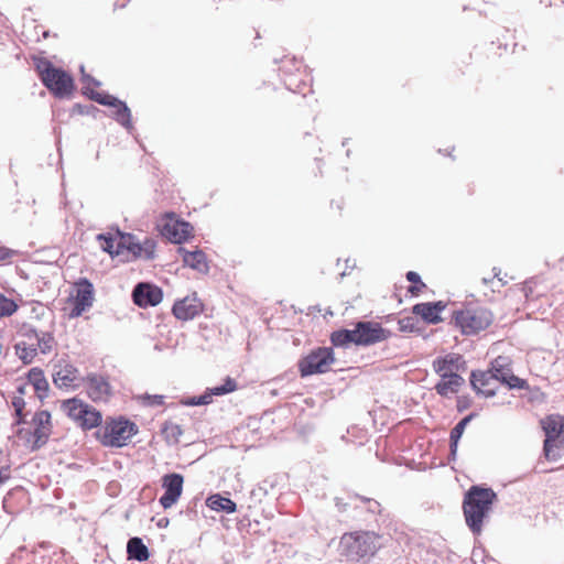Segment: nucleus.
<instances>
[{"mask_svg":"<svg viewBox=\"0 0 564 564\" xmlns=\"http://www.w3.org/2000/svg\"><path fill=\"white\" fill-rule=\"evenodd\" d=\"M496 494L491 489L473 486L465 495L463 511L468 528L475 534L482 531L484 520L488 516Z\"/></svg>","mask_w":564,"mask_h":564,"instance_id":"obj_1","label":"nucleus"},{"mask_svg":"<svg viewBox=\"0 0 564 564\" xmlns=\"http://www.w3.org/2000/svg\"><path fill=\"white\" fill-rule=\"evenodd\" d=\"M462 366V356L453 352L437 357L433 361V369L440 377L435 390L441 397L448 398L456 394L464 386L465 380L459 375Z\"/></svg>","mask_w":564,"mask_h":564,"instance_id":"obj_2","label":"nucleus"},{"mask_svg":"<svg viewBox=\"0 0 564 564\" xmlns=\"http://www.w3.org/2000/svg\"><path fill=\"white\" fill-rule=\"evenodd\" d=\"M138 432V425L124 416L107 417L95 432V437L105 447L120 448L128 445Z\"/></svg>","mask_w":564,"mask_h":564,"instance_id":"obj_3","label":"nucleus"},{"mask_svg":"<svg viewBox=\"0 0 564 564\" xmlns=\"http://www.w3.org/2000/svg\"><path fill=\"white\" fill-rule=\"evenodd\" d=\"M20 337L14 345V351L24 365L31 364L37 356V351L48 355L56 347V340L50 332L39 333L34 328H23Z\"/></svg>","mask_w":564,"mask_h":564,"instance_id":"obj_4","label":"nucleus"},{"mask_svg":"<svg viewBox=\"0 0 564 564\" xmlns=\"http://www.w3.org/2000/svg\"><path fill=\"white\" fill-rule=\"evenodd\" d=\"M494 323V314L482 306H466L452 314L451 324L465 336L478 335Z\"/></svg>","mask_w":564,"mask_h":564,"instance_id":"obj_5","label":"nucleus"},{"mask_svg":"<svg viewBox=\"0 0 564 564\" xmlns=\"http://www.w3.org/2000/svg\"><path fill=\"white\" fill-rule=\"evenodd\" d=\"M381 536L371 531H355L343 534L340 549L343 554L352 561L373 556L380 549Z\"/></svg>","mask_w":564,"mask_h":564,"instance_id":"obj_6","label":"nucleus"},{"mask_svg":"<svg viewBox=\"0 0 564 564\" xmlns=\"http://www.w3.org/2000/svg\"><path fill=\"white\" fill-rule=\"evenodd\" d=\"M36 70L42 83L55 97L64 98L73 94L74 79L67 72L55 67L47 59L39 61Z\"/></svg>","mask_w":564,"mask_h":564,"instance_id":"obj_7","label":"nucleus"},{"mask_svg":"<svg viewBox=\"0 0 564 564\" xmlns=\"http://www.w3.org/2000/svg\"><path fill=\"white\" fill-rule=\"evenodd\" d=\"M94 301L93 283L88 279L82 278L72 284L64 311L67 312L69 318H77L93 306Z\"/></svg>","mask_w":564,"mask_h":564,"instance_id":"obj_8","label":"nucleus"},{"mask_svg":"<svg viewBox=\"0 0 564 564\" xmlns=\"http://www.w3.org/2000/svg\"><path fill=\"white\" fill-rule=\"evenodd\" d=\"M33 430L21 429L18 436L24 441L25 446L35 452L44 446L52 434V416L48 411H37L32 419Z\"/></svg>","mask_w":564,"mask_h":564,"instance_id":"obj_9","label":"nucleus"},{"mask_svg":"<svg viewBox=\"0 0 564 564\" xmlns=\"http://www.w3.org/2000/svg\"><path fill=\"white\" fill-rule=\"evenodd\" d=\"M541 426L545 433L544 456L547 460H556L560 457L558 449L564 446V416L549 415L541 420Z\"/></svg>","mask_w":564,"mask_h":564,"instance_id":"obj_10","label":"nucleus"},{"mask_svg":"<svg viewBox=\"0 0 564 564\" xmlns=\"http://www.w3.org/2000/svg\"><path fill=\"white\" fill-rule=\"evenodd\" d=\"M62 409L66 412L67 416L75 421L83 430L99 429L102 423V414L94 406L78 399L63 401Z\"/></svg>","mask_w":564,"mask_h":564,"instance_id":"obj_11","label":"nucleus"},{"mask_svg":"<svg viewBox=\"0 0 564 564\" xmlns=\"http://www.w3.org/2000/svg\"><path fill=\"white\" fill-rule=\"evenodd\" d=\"M334 362L333 349L330 347H318L299 361V371L301 377L325 373L330 370Z\"/></svg>","mask_w":564,"mask_h":564,"instance_id":"obj_12","label":"nucleus"},{"mask_svg":"<svg viewBox=\"0 0 564 564\" xmlns=\"http://www.w3.org/2000/svg\"><path fill=\"white\" fill-rule=\"evenodd\" d=\"M193 226L177 218L174 213H167L162 218L161 234L173 243H182L193 237Z\"/></svg>","mask_w":564,"mask_h":564,"instance_id":"obj_13","label":"nucleus"},{"mask_svg":"<svg viewBox=\"0 0 564 564\" xmlns=\"http://www.w3.org/2000/svg\"><path fill=\"white\" fill-rule=\"evenodd\" d=\"M184 477L181 474L172 473L162 477L164 494L160 498V505L164 509L174 506L183 492Z\"/></svg>","mask_w":564,"mask_h":564,"instance_id":"obj_14","label":"nucleus"},{"mask_svg":"<svg viewBox=\"0 0 564 564\" xmlns=\"http://www.w3.org/2000/svg\"><path fill=\"white\" fill-rule=\"evenodd\" d=\"M358 346H370L391 337V332L376 322H358Z\"/></svg>","mask_w":564,"mask_h":564,"instance_id":"obj_15","label":"nucleus"},{"mask_svg":"<svg viewBox=\"0 0 564 564\" xmlns=\"http://www.w3.org/2000/svg\"><path fill=\"white\" fill-rule=\"evenodd\" d=\"M203 310V302L194 293L176 301L172 307V313L180 321H189L199 315Z\"/></svg>","mask_w":564,"mask_h":564,"instance_id":"obj_16","label":"nucleus"},{"mask_svg":"<svg viewBox=\"0 0 564 564\" xmlns=\"http://www.w3.org/2000/svg\"><path fill=\"white\" fill-rule=\"evenodd\" d=\"M505 357H497L492 360L491 367L488 371H492L494 378L497 382L507 384L509 388L524 389L527 388V381L514 376L510 368L505 365Z\"/></svg>","mask_w":564,"mask_h":564,"instance_id":"obj_17","label":"nucleus"},{"mask_svg":"<svg viewBox=\"0 0 564 564\" xmlns=\"http://www.w3.org/2000/svg\"><path fill=\"white\" fill-rule=\"evenodd\" d=\"M132 299L140 307L155 306L162 302L163 293L156 285L139 283L132 292Z\"/></svg>","mask_w":564,"mask_h":564,"instance_id":"obj_18","label":"nucleus"},{"mask_svg":"<svg viewBox=\"0 0 564 564\" xmlns=\"http://www.w3.org/2000/svg\"><path fill=\"white\" fill-rule=\"evenodd\" d=\"M445 301L417 303L412 307V313L420 316L427 324H438L443 321L441 314L446 310Z\"/></svg>","mask_w":564,"mask_h":564,"instance_id":"obj_19","label":"nucleus"},{"mask_svg":"<svg viewBox=\"0 0 564 564\" xmlns=\"http://www.w3.org/2000/svg\"><path fill=\"white\" fill-rule=\"evenodd\" d=\"M129 239L130 235H124L119 231L116 234H99L97 236L100 248L111 257L123 254Z\"/></svg>","mask_w":564,"mask_h":564,"instance_id":"obj_20","label":"nucleus"},{"mask_svg":"<svg viewBox=\"0 0 564 564\" xmlns=\"http://www.w3.org/2000/svg\"><path fill=\"white\" fill-rule=\"evenodd\" d=\"M470 383L474 390L484 397H492L497 390V381L494 378L492 371H473L470 375Z\"/></svg>","mask_w":564,"mask_h":564,"instance_id":"obj_21","label":"nucleus"},{"mask_svg":"<svg viewBox=\"0 0 564 564\" xmlns=\"http://www.w3.org/2000/svg\"><path fill=\"white\" fill-rule=\"evenodd\" d=\"M178 253L182 256L183 263L196 270L199 273L206 274L209 271L207 257L202 250L188 251L185 248H178Z\"/></svg>","mask_w":564,"mask_h":564,"instance_id":"obj_22","label":"nucleus"},{"mask_svg":"<svg viewBox=\"0 0 564 564\" xmlns=\"http://www.w3.org/2000/svg\"><path fill=\"white\" fill-rule=\"evenodd\" d=\"M93 99L101 105L112 106L115 108L116 120L123 126L130 123L131 113L127 105L112 96L96 94Z\"/></svg>","mask_w":564,"mask_h":564,"instance_id":"obj_23","label":"nucleus"},{"mask_svg":"<svg viewBox=\"0 0 564 564\" xmlns=\"http://www.w3.org/2000/svg\"><path fill=\"white\" fill-rule=\"evenodd\" d=\"M87 393L93 401H105L110 395V386L98 376H90L87 379Z\"/></svg>","mask_w":564,"mask_h":564,"instance_id":"obj_24","label":"nucleus"},{"mask_svg":"<svg viewBox=\"0 0 564 564\" xmlns=\"http://www.w3.org/2000/svg\"><path fill=\"white\" fill-rule=\"evenodd\" d=\"M238 389V384L235 379L227 377L224 384L209 389L208 393H205L197 399H194L192 404L205 405L212 402V395H224L231 393Z\"/></svg>","mask_w":564,"mask_h":564,"instance_id":"obj_25","label":"nucleus"},{"mask_svg":"<svg viewBox=\"0 0 564 564\" xmlns=\"http://www.w3.org/2000/svg\"><path fill=\"white\" fill-rule=\"evenodd\" d=\"M358 323L354 329H339L335 330L330 335V341L334 346L346 347L349 344L358 346Z\"/></svg>","mask_w":564,"mask_h":564,"instance_id":"obj_26","label":"nucleus"},{"mask_svg":"<svg viewBox=\"0 0 564 564\" xmlns=\"http://www.w3.org/2000/svg\"><path fill=\"white\" fill-rule=\"evenodd\" d=\"M127 554L129 560H137L139 562L148 561L150 557L147 545L140 538H131L127 543Z\"/></svg>","mask_w":564,"mask_h":564,"instance_id":"obj_27","label":"nucleus"},{"mask_svg":"<svg viewBox=\"0 0 564 564\" xmlns=\"http://www.w3.org/2000/svg\"><path fill=\"white\" fill-rule=\"evenodd\" d=\"M78 380V370L72 365H65L54 375V382L59 387H73Z\"/></svg>","mask_w":564,"mask_h":564,"instance_id":"obj_28","label":"nucleus"},{"mask_svg":"<svg viewBox=\"0 0 564 564\" xmlns=\"http://www.w3.org/2000/svg\"><path fill=\"white\" fill-rule=\"evenodd\" d=\"M28 381L33 386L35 392L40 398L46 395L48 391V382L45 375L40 368H32L28 373Z\"/></svg>","mask_w":564,"mask_h":564,"instance_id":"obj_29","label":"nucleus"},{"mask_svg":"<svg viewBox=\"0 0 564 564\" xmlns=\"http://www.w3.org/2000/svg\"><path fill=\"white\" fill-rule=\"evenodd\" d=\"M206 503L212 510L215 511L234 513L237 510V505L235 501L220 495H212L207 498Z\"/></svg>","mask_w":564,"mask_h":564,"instance_id":"obj_30","label":"nucleus"},{"mask_svg":"<svg viewBox=\"0 0 564 564\" xmlns=\"http://www.w3.org/2000/svg\"><path fill=\"white\" fill-rule=\"evenodd\" d=\"M520 290L528 301L536 300L543 293L541 282L536 278H532L523 282Z\"/></svg>","mask_w":564,"mask_h":564,"instance_id":"obj_31","label":"nucleus"},{"mask_svg":"<svg viewBox=\"0 0 564 564\" xmlns=\"http://www.w3.org/2000/svg\"><path fill=\"white\" fill-rule=\"evenodd\" d=\"M406 280L412 283L408 290L412 296H419L423 290L426 289V284L422 282L420 275L414 271H409L406 273Z\"/></svg>","mask_w":564,"mask_h":564,"instance_id":"obj_32","label":"nucleus"},{"mask_svg":"<svg viewBox=\"0 0 564 564\" xmlns=\"http://www.w3.org/2000/svg\"><path fill=\"white\" fill-rule=\"evenodd\" d=\"M17 310L18 304L12 299L0 293V317L11 316L17 312Z\"/></svg>","mask_w":564,"mask_h":564,"instance_id":"obj_33","label":"nucleus"},{"mask_svg":"<svg viewBox=\"0 0 564 564\" xmlns=\"http://www.w3.org/2000/svg\"><path fill=\"white\" fill-rule=\"evenodd\" d=\"M12 406L14 408V411H15V416H17L15 423L17 424L23 423L24 422L23 410L25 408L24 399L22 397H14L12 400Z\"/></svg>","mask_w":564,"mask_h":564,"instance_id":"obj_34","label":"nucleus"},{"mask_svg":"<svg viewBox=\"0 0 564 564\" xmlns=\"http://www.w3.org/2000/svg\"><path fill=\"white\" fill-rule=\"evenodd\" d=\"M128 251L133 254V257L143 258L142 256V247L141 242H135L133 240V236L130 235V239L127 242V246L124 248V251Z\"/></svg>","mask_w":564,"mask_h":564,"instance_id":"obj_35","label":"nucleus"},{"mask_svg":"<svg viewBox=\"0 0 564 564\" xmlns=\"http://www.w3.org/2000/svg\"><path fill=\"white\" fill-rule=\"evenodd\" d=\"M142 247V256L145 259H152L154 257L155 251V242L152 239H144L141 243Z\"/></svg>","mask_w":564,"mask_h":564,"instance_id":"obj_36","label":"nucleus"},{"mask_svg":"<svg viewBox=\"0 0 564 564\" xmlns=\"http://www.w3.org/2000/svg\"><path fill=\"white\" fill-rule=\"evenodd\" d=\"M462 435H463V433L456 426H454L452 429L449 440H451V454L453 456L456 455L458 442H459Z\"/></svg>","mask_w":564,"mask_h":564,"instance_id":"obj_37","label":"nucleus"},{"mask_svg":"<svg viewBox=\"0 0 564 564\" xmlns=\"http://www.w3.org/2000/svg\"><path fill=\"white\" fill-rule=\"evenodd\" d=\"M398 324H399V329L401 332H413L415 329V323H414L413 317L400 318Z\"/></svg>","mask_w":564,"mask_h":564,"instance_id":"obj_38","label":"nucleus"},{"mask_svg":"<svg viewBox=\"0 0 564 564\" xmlns=\"http://www.w3.org/2000/svg\"><path fill=\"white\" fill-rule=\"evenodd\" d=\"M18 254V251L0 246V262L6 263L9 262L13 257Z\"/></svg>","mask_w":564,"mask_h":564,"instance_id":"obj_39","label":"nucleus"},{"mask_svg":"<svg viewBox=\"0 0 564 564\" xmlns=\"http://www.w3.org/2000/svg\"><path fill=\"white\" fill-rule=\"evenodd\" d=\"M11 478L10 466L0 467V486Z\"/></svg>","mask_w":564,"mask_h":564,"instance_id":"obj_40","label":"nucleus"},{"mask_svg":"<svg viewBox=\"0 0 564 564\" xmlns=\"http://www.w3.org/2000/svg\"><path fill=\"white\" fill-rule=\"evenodd\" d=\"M476 416L475 413H470L469 415L465 416L463 420H460L455 426L464 433L467 424Z\"/></svg>","mask_w":564,"mask_h":564,"instance_id":"obj_41","label":"nucleus"},{"mask_svg":"<svg viewBox=\"0 0 564 564\" xmlns=\"http://www.w3.org/2000/svg\"><path fill=\"white\" fill-rule=\"evenodd\" d=\"M150 400L149 404L151 405H162L163 404V397L162 395H152L148 397Z\"/></svg>","mask_w":564,"mask_h":564,"instance_id":"obj_42","label":"nucleus"},{"mask_svg":"<svg viewBox=\"0 0 564 564\" xmlns=\"http://www.w3.org/2000/svg\"><path fill=\"white\" fill-rule=\"evenodd\" d=\"M467 406H468L467 401H465V400H463V399H458V401H457V410H458L459 412H463L464 410H466V409H467Z\"/></svg>","mask_w":564,"mask_h":564,"instance_id":"obj_43","label":"nucleus"},{"mask_svg":"<svg viewBox=\"0 0 564 564\" xmlns=\"http://www.w3.org/2000/svg\"><path fill=\"white\" fill-rule=\"evenodd\" d=\"M295 64H299V67H296V70H300V68L303 66L302 63L300 62H296L295 59L293 61Z\"/></svg>","mask_w":564,"mask_h":564,"instance_id":"obj_44","label":"nucleus"}]
</instances>
